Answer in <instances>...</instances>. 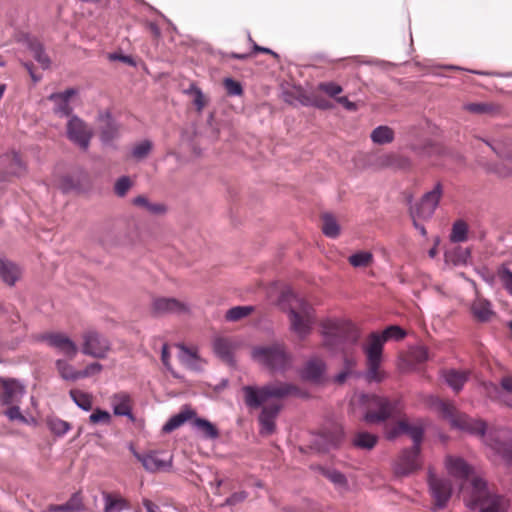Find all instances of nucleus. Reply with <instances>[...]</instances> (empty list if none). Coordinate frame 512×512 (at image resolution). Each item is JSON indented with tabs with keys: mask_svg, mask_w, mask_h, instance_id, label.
<instances>
[{
	"mask_svg": "<svg viewBox=\"0 0 512 512\" xmlns=\"http://www.w3.org/2000/svg\"><path fill=\"white\" fill-rule=\"evenodd\" d=\"M325 371V363L319 358L309 360L302 372L303 378L311 381H319Z\"/></svg>",
	"mask_w": 512,
	"mask_h": 512,
	"instance_id": "cd10ccee",
	"label": "nucleus"
},
{
	"mask_svg": "<svg viewBox=\"0 0 512 512\" xmlns=\"http://www.w3.org/2000/svg\"><path fill=\"white\" fill-rule=\"evenodd\" d=\"M252 311H253L252 306H236V307L229 309L226 312L225 318H226V320L232 321V322L239 321V320L247 317L248 315H250Z\"/></svg>",
	"mask_w": 512,
	"mask_h": 512,
	"instance_id": "79ce46f5",
	"label": "nucleus"
},
{
	"mask_svg": "<svg viewBox=\"0 0 512 512\" xmlns=\"http://www.w3.org/2000/svg\"><path fill=\"white\" fill-rule=\"evenodd\" d=\"M373 255L370 252H358L351 255L348 259L353 267H367L371 264Z\"/></svg>",
	"mask_w": 512,
	"mask_h": 512,
	"instance_id": "c03bdc74",
	"label": "nucleus"
},
{
	"mask_svg": "<svg viewBox=\"0 0 512 512\" xmlns=\"http://www.w3.org/2000/svg\"><path fill=\"white\" fill-rule=\"evenodd\" d=\"M161 361L163 365L170 370V353L168 344H164L161 352Z\"/></svg>",
	"mask_w": 512,
	"mask_h": 512,
	"instance_id": "0e129e2a",
	"label": "nucleus"
},
{
	"mask_svg": "<svg viewBox=\"0 0 512 512\" xmlns=\"http://www.w3.org/2000/svg\"><path fill=\"white\" fill-rule=\"evenodd\" d=\"M67 138L82 149H87L91 139L89 130H67Z\"/></svg>",
	"mask_w": 512,
	"mask_h": 512,
	"instance_id": "4c0bfd02",
	"label": "nucleus"
},
{
	"mask_svg": "<svg viewBox=\"0 0 512 512\" xmlns=\"http://www.w3.org/2000/svg\"><path fill=\"white\" fill-rule=\"evenodd\" d=\"M104 512H120L128 507L127 501L117 493L103 492Z\"/></svg>",
	"mask_w": 512,
	"mask_h": 512,
	"instance_id": "c85d7f7f",
	"label": "nucleus"
},
{
	"mask_svg": "<svg viewBox=\"0 0 512 512\" xmlns=\"http://www.w3.org/2000/svg\"><path fill=\"white\" fill-rule=\"evenodd\" d=\"M89 422L94 425L100 423L109 425L111 423V415L105 410L96 408L89 416Z\"/></svg>",
	"mask_w": 512,
	"mask_h": 512,
	"instance_id": "de8ad7c7",
	"label": "nucleus"
},
{
	"mask_svg": "<svg viewBox=\"0 0 512 512\" xmlns=\"http://www.w3.org/2000/svg\"><path fill=\"white\" fill-rule=\"evenodd\" d=\"M410 357L416 363H424L429 359L428 349L424 346H417L411 349Z\"/></svg>",
	"mask_w": 512,
	"mask_h": 512,
	"instance_id": "5fc2aeb1",
	"label": "nucleus"
},
{
	"mask_svg": "<svg viewBox=\"0 0 512 512\" xmlns=\"http://www.w3.org/2000/svg\"><path fill=\"white\" fill-rule=\"evenodd\" d=\"M152 149V142L149 140H143L137 143L132 150V155L134 158L141 160L148 156Z\"/></svg>",
	"mask_w": 512,
	"mask_h": 512,
	"instance_id": "49530a36",
	"label": "nucleus"
},
{
	"mask_svg": "<svg viewBox=\"0 0 512 512\" xmlns=\"http://www.w3.org/2000/svg\"><path fill=\"white\" fill-rule=\"evenodd\" d=\"M442 185L437 183L434 188L425 193L421 200L410 208L412 219L427 220L432 217L442 197Z\"/></svg>",
	"mask_w": 512,
	"mask_h": 512,
	"instance_id": "1a4fd4ad",
	"label": "nucleus"
},
{
	"mask_svg": "<svg viewBox=\"0 0 512 512\" xmlns=\"http://www.w3.org/2000/svg\"><path fill=\"white\" fill-rule=\"evenodd\" d=\"M70 397L74 401V403L81 409L85 411H90L93 406V396L88 392H84L80 389H71Z\"/></svg>",
	"mask_w": 512,
	"mask_h": 512,
	"instance_id": "72a5a7b5",
	"label": "nucleus"
},
{
	"mask_svg": "<svg viewBox=\"0 0 512 512\" xmlns=\"http://www.w3.org/2000/svg\"><path fill=\"white\" fill-rule=\"evenodd\" d=\"M196 416V412L189 408L184 407L178 414L172 416L162 427V431L164 433H171L176 430L180 426H182L186 421L193 419Z\"/></svg>",
	"mask_w": 512,
	"mask_h": 512,
	"instance_id": "a878e982",
	"label": "nucleus"
},
{
	"mask_svg": "<svg viewBox=\"0 0 512 512\" xmlns=\"http://www.w3.org/2000/svg\"><path fill=\"white\" fill-rule=\"evenodd\" d=\"M318 88L331 97H336L342 92V87L334 82L320 83Z\"/></svg>",
	"mask_w": 512,
	"mask_h": 512,
	"instance_id": "4d7b16f0",
	"label": "nucleus"
},
{
	"mask_svg": "<svg viewBox=\"0 0 512 512\" xmlns=\"http://www.w3.org/2000/svg\"><path fill=\"white\" fill-rule=\"evenodd\" d=\"M244 403L250 409H261L258 421L260 434L268 436L275 432V420L281 410L277 402L268 403L270 399L281 400L287 396L295 395L298 388L295 385L283 382H273L258 387L247 385L242 387Z\"/></svg>",
	"mask_w": 512,
	"mask_h": 512,
	"instance_id": "f257e3e1",
	"label": "nucleus"
},
{
	"mask_svg": "<svg viewBox=\"0 0 512 512\" xmlns=\"http://www.w3.org/2000/svg\"><path fill=\"white\" fill-rule=\"evenodd\" d=\"M363 351L366 356V380L368 382H382L386 378V373L381 368L383 350H381L379 341L374 339L372 343L367 342L363 346Z\"/></svg>",
	"mask_w": 512,
	"mask_h": 512,
	"instance_id": "0eeeda50",
	"label": "nucleus"
},
{
	"mask_svg": "<svg viewBox=\"0 0 512 512\" xmlns=\"http://www.w3.org/2000/svg\"><path fill=\"white\" fill-rule=\"evenodd\" d=\"M336 101H337V103L344 106L349 111H353L356 109L355 103L351 102L346 96L337 97Z\"/></svg>",
	"mask_w": 512,
	"mask_h": 512,
	"instance_id": "69168bd1",
	"label": "nucleus"
},
{
	"mask_svg": "<svg viewBox=\"0 0 512 512\" xmlns=\"http://www.w3.org/2000/svg\"><path fill=\"white\" fill-rule=\"evenodd\" d=\"M102 368V365L98 362L91 363L84 370L80 371V378L96 375L101 372Z\"/></svg>",
	"mask_w": 512,
	"mask_h": 512,
	"instance_id": "13d9d810",
	"label": "nucleus"
},
{
	"mask_svg": "<svg viewBox=\"0 0 512 512\" xmlns=\"http://www.w3.org/2000/svg\"><path fill=\"white\" fill-rule=\"evenodd\" d=\"M188 311L187 304L176 298H156L151 304V312L154 316L181 315L188 313Z\"/></svg>",
	"mask_w": 512,
	"mask_h": 512,
	"instance_id": "f3484780",
	"label": "nucleus"
},
{
	"mask_svg": "<svg viewBox=\"0 0 512 512\" xmlns=\"http://www.w3.org/2000/svg\"><path fill=\"white\" fill-rule=\"evenodd\" d=\"M378 442V436L366 431H359L355 433L352 443L356 448L371 450Z\"/></svg>",
	"mask_w": 512,
	"mask_h": 512,
	"instance_id": "7c9ffc66",
	"label": "nucleus"
},
{
	"mask_svg": "<svg viewBox=\"0 0 512 512\" xmlns=\"http://www.w3.org/2000/svg\"><path fill=\"white\" fill-rule=\"evenodd\" d=\"M471 311L473 316L481 322L488 321L493 315L490 302L482 298L474 300L471 306Z\"/></svg>",
	"mask_w": 512,
	"mask_h": 512,
	"instance_id": "c756f323",
	"label": "nucleus"
},
{
	"mask_svg": "<svg viewBox=\"0 0 512 512\" xmlns=\"http://www.w3.org/2000/svg\"><path fill=\"white\" fill-rule=\"evenodd\" d=\"M498 276L504 288L512 295V271L506 267H502L498 271Z\"/></svg>",
	"mask_w": 512,
	"mask_h": 512,
	"instance_id": "6e6d98bb",
	"label": "nucleus"
},
{
	"mask_svg": "<svg viewBox=\"0 0 512 512\" xmlns=\"http://www.w3.org/2000/svg\"><path fill=\"white\" fill-rule=\"evenodd\" d=\"M56 369L64 380L75 381L80 379V371L76 370L66 360L58 359L55 362Z\"/></svg>",
	"mask_w": 512,
	"mask_h": 512,
	"instance_id": "c9c22d12",
	"label": "nucleus"
},
{
	"mask_svg": "<svg viewBox=\"0 0 512 512\" xmlns=\"http://www.w3.org/2000/svg\"><path fill=\"white\" fill-rule=\"evenodd\" d=\"M361 402L366 412L364 421L368 424H376L386 421L397 413L396 402L377 395H362Z\"/></svg>",
	"mask_w": 512,
	"mask_h": 512,
	"instance_id": "39448f33",
	"label": "nucleus"
},
{
	"mask_svg": "<svg viewBox=\"0 0 512 512\" xmlns=\"http://www.w3.org/2000/svg\"><path fill=\"white\" fill-rule=\"evenodd\" d=\"M294 300L296 305L290 306L289 319L291 329L298 335L299 338L304 339L311 333L312 326L315 322L314 309L307 302L297 298L293 291L289 288L281 293L280 302Z\"/></svg>",
	"mask_w": 512,
	"mask_h": 512,
	"instance_id": "20e7f679",
	"label": "nucleus"
},
{
	"mask_svg": "<svg viewBox=\"0 0 512 512\" xmlns=\"http://www.w3.org/2000/svg\"><path fill=\"white\" fill-rule=\"evenodd\" d=\"M181 349L180 360L182 363L190 368H194L195 362L197 361L196 352L186 348L184 345H178Z\"/></svg>",
	"mask_w": 512,
	"mask_h": 512,
	"instance_id": "8fccbe9b",
	"label": "nucleus"
},
{
	"mask_svg": "<svg viewBox=\"0 0 512 512\" xmlns=\"http://www.w3.org/2000/svg\"><path fill=\"white\" fill-rule=\"evenodd\" d=\"M253 357L272 371H284L291 362L290 356L281 344L255 348Z\"/></svg>",
	"mask_w": 512,
	"mask_h": 512,
	"instance_id": "423d86ee",
	"label": "nucleus"
},
{
	"mask_svg": "<svg viewBox=\"0 0 512 512\" xmlns=\"http://www.w3.org/2000/svg\"><path fill=\"white\" fill-rule=\"evenodd\" d=\"M143 505L146 508L147 512H160L159 507L148 499L143 500Z\"/></svg>",
	"mask_w": 512,
	"mask_h": 512,
	"instance_id": "774afa93",
	"label": "nucleus"
},
{
	"mask_svg": "<svg viewBox=\"0 0 512 512\" xmlns=\"http://www.w3.org/2000/svg\"><path fill=\"white\" fill-rule=\"evenodd\" d=\"M135 206L141 207L152 214H163L166 207L161 203H151L147 197L140 195L133 199Z\"/></svg>",
	"mask_w": 512,
	"mask_h": 512,
	"instance_id": "58836bf2",
	"label": "nucleus"
},
{
	"mask_svg": "<svg viewBox=\"0 0 512 512\" xmlns=\"http://www.w3.org/2000/svg\"><path fill=\"white\" fill-rule=\"evenodd\" d=\"M432 407L443 418L449 420L452 426L480 436L504 461L512 462V441H502L499 435L493 432H489L486 435L487 425L483 420L474 419L466 414L458 413L454 404L450 401L437 398L433 400Z\"/></svg>",
	"mask_w": 512,
	"mask_h": 512,
	"instance_id": "f03ea898",
	"label": "nucleus"
},
{
	"mask_svg": "<svg viewBox=\"0 0 512 512\" xmlns=\"http://www.w3.org/2000/svg\"><path fill=\"white\" fill-rule=\"evenodd\" d=\"M484 142L502 158L501 161L489 167L488 170L502 178L512 176V143L498 140L492 142L484 140Z\"/></svg>",
	"mask_w": 512,
	"mask_h": 512,
	"instance_id": "6e6552de",
	"label": "nucleus"
},
{
	"mask_svg": "<svg viewBox=\"0 0 512 512\" xmlns=\"http://www.w3.org/2000/svg\"><path fill=\"white\" fill-rule=\"evenodd\" d=\"M323 475L338 487H345L347 485L346 477L336 470H325Z\"/></svg>",
	"mask_w": 512,
	"mask_h": 512,
	"instance_id": "864d4df0",
	"label": "nucleus"
},
{
	"mask_svg": "<svg viewBox=\"0 0 512 512\" xmlns=\"http://www.w3.org/2000/svg\"><path fill=\"white\" fill-rule=\"evenodd\" d=\"M373 165L378 169H382V168L404 169V168H407L410 166V161L407 158L402 157L398 154L390 153V154H383V155L377 156L375 158Z\"/></svg>",
	"mask_w": 512,
	"mask_h": 512,
	"instance_id": "5701e85b",
	"label": "nucleus"
},
{
	"mask_svg": "<svg viewBox=\"0 0 512 512\" xmlns=\"http://www.w3.org/2000/svg\"><path fill=\"white\" fill-rule=\"evenodd\" d=\"M427 482L435 508L442 509L446 507L452 496L453 488L451 481L437 476L431 469H429Z\"/></svg>",
	"mask_w": 512,
	"mask_h": 512,
	"instance_id": "9d476101",
	"label": "nucleus"
},
{
	"mask_svg": "<svg viewBox=\"0 0 512 512\" xmlns=\"http://www.w3.org/2000/svg\"><path fill=\"white\" fill-rule=\"evenodd\" d=\"M223 85L227 94L230 96H240L243 93V88L240 82L232 78L224 79Z\"/></svg>",
	"mask_w": 512,
	"mask_h": 512,
	"instance_id": "603ef678",
	"label": "nucleus"
},
{
	"mask_svg": "<svg viewBox=\"0 0 512 512\" xmlns=\"http://www.w3.org/2000/svg\"><path fill=\"white\" fill-rule=\"evenodd\" d=\"M470 371L449 369L443 372L445 382L458 393L469 379Z\"/></svg>",
	"mask_w": 512,
	"mask_h": 512,
	"instance_id": "b1692460",
	"label": "nucleus"
},
{
	"mask_svg": "<svg viewBox=\"0 0 512 512\" xmlns=\"http://www.w3.org/2000/svg\"><path fill=\"white\" fill-rule=\"evenodd\" d=\"M83 509L84 505L79 493L73 494L65 504L49 506V511L52 512H77Z\"/></svg>",
	"mask_w": 512,
	"mask_h": 512,
	"instance_id": "2f4dec72",
	"label": "nucleus"
},
{
	"mask_svg": "<svg viewBox=\"0 0 512 512\" xmlns=\"http://www.w3.org/2000/svg\"><path fill=\"white\" fill-rule=\"evenodd\" d=\"M247 497H248V493L245 491L235 492L226 499L225 504L233 506V505L243 502Z\"/></svg>",
	"mask_w": 512,
	"mask_h": 512,
	"instance_id": "052dcab7",
	"label": "nucleus"
},
{
	"mask_svg": "<svg viewBox=\"0 0 512 512\" xmlns=\"http://www.w3.org/2000/svg\"><path fill=\"white\" fill-rule=\"evenodd\" d=\"M7 406H8V408L5 412V414L10 420L25 421V418L22 415L18 404H12V405H7Z\"/></svg>",
	"mask_w": 512,
	"mask_h": 512,
	"instance_id": "bf43d9fd",
	"label": "nucleus"
},
{
	"mask_svg": "<svg viewBox=\"0 0 512 512\" xmlns=\"http://www.w3.org/2000/svg\"><path fill=\"white\" fill-rule=\"evenodd\" d=\"M464 108L468 112L476 115H493L498 111V107L490 102L468 103Z\"/></svg>",
	"mask_w": 512,
	"mask_h": 512,
	"instance_id": "e433bc0d",
	"label": "nucleus"
},
{
	"mask_svg": "<svg viewBox=\"0 0 512 512\" xmlns=\"http://www.w3.org/2000/svg\"><path fill=\"white\" fill-rule=\"evenodd\" d=\"M135 458L140 461L143 467L150 472H157L160 470H165L171 467L172 457L170 456L168 459L160 458V452L158 451H150L145 454L138 453L133 446L130 447Z\"/></svg>",
	"mask_w": 512,
	"mask_h": 512,
	"instance_id": "a211bd4d",
	"label": "nucleus"
},
{
	"mask_svg": "<svg viewBox=\"0 0 512 512\" xmlns=\"http://www.w3.org/2000/svg\"><path fill=\"white\" fill-rule=\"evenodd\" d=\"M445 467L449 475L456 479L467 480L472 472V468L461 457L447 456Z\"/></svg>",
	"mask_w": 512,
	"mask_h": 512,
	"instance_id": "aec40b11",
	"label": "nucleus"
},
{
	"mask_svg": "<svg viewBox=\"0 0 512 512\" xmlns=\"http://www.w3.org/2000/svg\"><path fill=\"white\" fill-rule=\"evenodd\" d=\"M132 187V181L128 176L120 177L114 186V191L119 197H123L127 194L129 189Z\"/></svg>",
	"mask_w": 512,
	"mask_h": 512,
	"instance_id": "3c124183",
	"label": "nucleus"
},
{
	"mask_svg": "<svg viewBox=\"0 0 512 512\" xmlns=\"http://www.w3.org/2000/svg\"><path fill=\"white\" fill-rule=\"evenodd\" d=\"M79 95V89L68 88L61 92H55L48 96L53 103V112L60 117H69L73 111L72 103Z\"/></svg>",
	"mask_w": 512,
	"mask_h": 512,
	"instance_id": "2eb2a0df",
	"label": "nucleus"
},
{
	"mask_svg": "<svg viewBox=\"0 0 512 512\" xmlns=\"http://www.w3.org/2000/svg\"><path fill=\"white\" fill-rule=\"evenodd\" d=\"M108 59L110 61H121V62H124L129 65L135 64L133 59L130 56H126V55H122V54H118V53H110L108 55Z\"/></svg>",
	"mask_w": 512,
	"mask_h": 512,
	"instance_id": "680f3d73",
	"label": "nucleus"
},
{
	"mask_svg": "<svg viewBox=\"0 0 512 512\" xmlns=\"http://www.w3.org/2000/svg\"><path fill=\"white\" fill-rule=\"evenodd\" d=\"M41 340L69 360L74 359L78 353L76 343L65 333L48 332L41 336Z\"/></svg>",
	"mask_w": 512,
	"mask_h": 512,
	"instance_id": "ddd939ff",
	"label": "nucleus"
},
{
	"mask_svg": "<svg viewBox=\"0 0 512 512\" xmlns=\"http://www.w3.org/2000/svg\"><path fill=\"white\" fill-rule=\"evenodd\" d=\"M501 386L507 392L512 393V376L503 377L501 380Z\"/></svg>",
	"mask_w": 512,
	"mask_h": 512,
	"instance_id": "338daca9",
	"label": "nucleus"
},
{
	"mask_svg": "<svg viewBox=\"0 0 512 512\" xmlns=\"http://www.w3.org/2000/svg\"><path fill=\"white\" fill-rule=\"evenodd\" d=\"M215 353L223 360L230 361L233 352V343L227 338H216L213 343Z\"/></svg>",
	"mask_w": 512,
	"mask_h": 512,
	"instance_id": "f704fd0d",
	"label": "nucleus"
},
{
	"mask_svg": "<svg viewBox=\"0 0 512 512\" xmlns=\"http://www.w3.org/2000/svg\"><path fill=\"white\" fill-rule=\"evenodd\" d=\"M110 402L113 413L116 416H127L129 419L134 420L132 413L133 401L128 393L118 392L111 397Z\"/></svg>",
	"mask_w": 512,
	"mask_h": 512,
	"instance_id": "6ab92c4d",
	"label": "nucleus"
},
{
	"mask_svg": "<svg viewBox=\"0 0 512 512\" xmlns=\"http://www.w3.org/2000/svg\"><path fill=\"white\" fill-rule=\"evenodd\" d=\"M33 58L41 65L43 69L49 68L51 61L43 49V45L37 40H30L28 44Z\"/></svg>",
	"mask_w": 512,
	"mask_h": 512,
	"instance_id": "473e14b6",
	"label": "nucleus"
},
{
	"mask_svg": "<svg viewBox=\"0 0 512 512\" xmlns=\"http://www.w3.org/2000/svg\"><path fill=\"white\" fill-rule=\"evenodd\" d=\"M321 328L324 345L333 350H344L345 345H354L360 338L359 329L349 321L328 319Z\"/></svg>",
	"mask_w": 512,
	"mask_h": 512,
	"instance_id": "7ed1b4c3",
	"label": "nucleus"
},
{
	"mask_svg": "<svg viewBox=\"0 0 512 512\" xmlns=\"http://www.w3.org/2000/svg\"><path fill=\"white\" fill-rule=\"evenodd\" d=\"M468 225L463 220H457L452 226L450 240L454 243L464 242L467 240Z\"/></svg>",
	"mask_w": 512,
	"mask_h": 512,
	"instance_id": "a19ab883",
	"label": "nucleus"
},
{
	"mask_svg": "<svg viewBox=\"0 0 512 512\" xmlns=\"http://www.w3.org/2000/svg\"><path fill=\"white\" fill-rule=\"evenodd\" d=\"M1 164L7 167L6 174L11 176H22L27 170L26 163L15 151H11L3 155L1 158Z\"/></svg>",
	"mask_w": 512,
	"mask_h": 512,
	"instance_id": "412c9836",
	"label": "nucleus"
},
{
	"mask_svg": "<svg viewBox=\"0 0 512 512\" xmlns=\"http://www.w3.org/2000/svg\"><path fill=\"white\" fill-rule=\"evenodd\" d=\"M400 434H408L413 440V448L421 449V443L424 435V427L422 422L410 423L402 419L391 427L386 428V436L388 439H394Z\"/></svg>",
	"mask_w": 512,
	"mask_h": 512,
	"instance_id": "9b49d317",
	"label": "nucleus"
},
{
	"mask_svg": "<svg viewBox=\"0 0 512 512\" xmlns=\"http://www.w3.org/2000/svg\"><path fill=\"white\" fill-rule=\"evenodd\" d=\"M421 449H405L399 455L394 465V472L397 476H407L419 470L422 466L420 460Z\"/></svg>",
	"mask_w": 512,
	"mask_h": 512,
	"instance_id": "4468645a",
	"label": "nucleus"
},
{
	"mask_svg": "<svg viewBox=\"0 0 512 512\" xmlns=\"http://www.w3.org/2000/svg\"><path fill=\"white\" fill-rule=\"evenodd\" d=\"M356 364H357V361L354 357L346 355L344 357L343 370L352 374L354 368L356 367Z\"/></svg>",
	"mask_w": 512,
	"mask_h": 512,
	"instance_id": "e2e57ef3",
	"label": "nucleus"
},
{
	"mask_svg": "<svg viewBox=\"0 0 512 512\" xmlns=\"http://www.w3.org/2000/svg\"><path fill=\"white\" fill-rule=\"evenodd\" d=\"M406 336V332L397 325L388 326L381 334L373 332L369 335L367 342L372 343L374 339L380 343L381 350L388 339L401 340Z\"/></svg>",
	"mask_w": 512,
	"mask_h": 512,
	"instance_id": "393cba45",
	"label": "nucleus"
},
{
	"mask_svg": "<svg viewBox=\"0 0 512 512\" xmlns=\"http://www.w3.org/2000/svg\"><path fill=\"white\" fill-rule=\"evenodd\" d=\"M48 426H49L50 430L58 436H62L64 434H66L71 428V426L68 422L61 420L59 418L49 419Z\"/></svg>",
	"mask_w": 512,
	"mask_h": 512,
	"instance_id": "a18cd8bd",
	"label": "nucleus"
},
{
	"mask_svg": "<svg viewBox=\"0 0 512 512\" xmlns=\"http://www.w3.org/2000/svg\"><path fill=\"white\" fill-rule=\"evenodd\" d=\"M22 271L14 262L0 257V279L8 286H14L21 278Z\"/></svg>",
	"mask_w": 512,
	"mask_h": 512,
	"instance_id": "4be33fe9",
	"label": "nucleus"
},
{
	"mask_svg": "<svg viewBox=\"0 0 512 512\" xmlns=\"http://www.w3.org/2000/svg\"><path fill=\"white\" fill-rule=\"evenodd\" d=\"M322 231L330 238H336L340 233V227L331 214L322 215Z\"/></svg>",
	"mask_w": 512,
	"mask_h": 512,
	"instance_id": "ea45409f",
	"label": "nucleus"
},
{
	"mask_svg": "<svg viewBox=\"0 0 512 512\" xmlns=\"http://www.w3.org/2000/svg\"><path fill=\"white\" fill-rule=\"evenodd\" d=\"M25 392L24 386L11 378H0L1 405L19 404Z\"/></svg>",
	"mask_w": 512,
	"mask_h": 512,
	"instance_id": "dca6fc26",
	"label": "nucleus"
},
{
	"mask_svg": "<svg viewBox=\"0 0 512 512\" xmlns=\"http://www.w3.org/2000/svg\"><path fill=\"white\" fill-rule=\"evenodd\" d=\"M82 352L94 358H105L110 351L109 340L94 330L86 331L83 336Z\"/></svg>",
	"mask_w": 512,
	"mask_h": 512,
	"instance_id": "f8f14e48",
	"label": "nucleus"
},
{
	"mask_svg": "<svg viewBox=\"0 0 512 512\" xmlns=\"http://www.w3.org/2000/svg\"><path fill=\"white\" fill-rule=\"evenodd\" d=\"M192 425L198 430L201 437L215 440L220 436L219 429L212 422L204 418L194 417Z\"/></svg>",
	"mask_w": 512,
	"mask_h": 512,
	"instance_id": "bb28decb",
	"label": "nucleus"
},
{
	"mask_svg": "<svg viewBox=\"0 0 512 512\" xmlns=\"http://www.w3.org/2000/svg\"><path fill=\"white\" fill-rule=\"evenodd\" d=\"M370 137L374 143L386 144L394 139V133L393 130H373Z\"/></svg>",
	"mask_w": 512,
	"mask_h": 512,
	"instance_id": "09e8293b",
	"label": "nucleus"
},
{
	"mask_svg": "<svg viewBox=\"0 0 512 512\" xmlns=\"http://www.w3.org/2000/svg\"><path fill=\"white\" fill-rule=\"evenodd\" d=\"M187 93L192 95L193 104L196 107L197 111H199V112L202 111L203 108L208 103V98L204 95V93L201 91V89L195 85H191L189 90H187Z\"/></svg>",
	"mask_w": 512,
	"mask_h": 512,
	"instance_id": "37998d69",
	"label": "nucleus"
}]
</instances>
